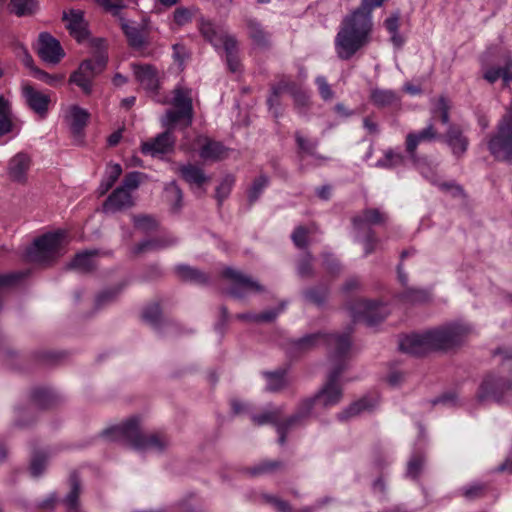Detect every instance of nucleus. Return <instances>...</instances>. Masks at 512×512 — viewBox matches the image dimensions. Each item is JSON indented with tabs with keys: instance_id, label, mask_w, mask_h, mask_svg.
Masks as SVG:
<instances>
[{
	"instance_id": "obj_32",
	"label": "nucleus",
	"mask_w": 512,
	"mask_h": 512,
	"mask_svg": "<svg viewBox=\"0 0 512 512\" xmlns=\"http://www.w3.org/2000/svg\"><path fill=\"white\" fill-rule=\"evenodd\" d=\"M370 99L374 105L379 107L391 106L399 101V97L395 91L381 88L372 89Z\"/></svg>"
},
{
	"instance_id": "obj_13",
	"label": "nucleus",
	"mask_w": 512,
	"mask_h": 512,
	"mask_svg": "<svg viewBox=\"0 0 512 512\" xmlns=\"http://www.w3.org/2000/svg\"><path fill=\"white\" fill-rule=\"evenodd\" d=\"M105 65L106 60L102 56L85 60L80 64L78 70L72 74L70 81L88 94L91 92L93 78L104 69Z\"/></svg>"
},
{
	"instance_id": "obj_43",
	"label": "nucleus",
	"mask_w": 512,
	"mask_h": 512,
	"mask_svg": "<svg viewBox=\"0 0 512 512\" xmlns=\"http://www.w3.org/2000/svg\"><path fill=\"white\" fill-rule=\"evenodd\" d=\"M268 184L269 178L266 175H260L257 177L248 190L249 201L251 203L255 202L260 197L264 189L268 186Z\"/></svg>"
},
{
	"instance_id": "obj_30",
	"label": "nucleus",
	"mask_w": 512,
	"mask_h": 512,
	"mask_svg": "<svg viewBox=\"0 0 512 512\" xmlns=\"http://www.w3.org/2000/svg\"><path fill=\"white\" fill-rule=\"evenodd\" d=\"M483 77L489 83H494L502 78L505 85L512 80V62L507 60L503 67H488L483 70Z\"/></svg>"
},
{
	"instance_id": "obj_16",
	"label": "nucleus",
	"mask_w": 512,
	"mask_h": 512,
	"mask_svg": "<svg viewBox=\"0 0 512 512\" xmlns=\"http://www.w3.org/2000/svg\"><path fill=\"white\" fill-rule=\"evenodd\" d=\"M32 159L30 154L19 152L14 155L7 165V176L15 183H26L29 177Z\"/></svg>"
},
{
	"instance_id": "obj_23",
	"label": "nucleus",
	"mask_w": 512,
	"mask_h": 512,
	"mask_svg": "<svg viewBox=\"0 0 512 512\" xmlns=\"http://www.w3.org/2000/svg\"><path fill=\"white\" fill-rule=\"evenodd\" d=\"M60 402V396L48 386L34 387V413L55 407Z\"/></svg>"
},
{
	"instance_id": "obj_7",
	"label": "nucleus",
	"mask_w": 512,
	"mask_h": 512,
	"mask_svg": "<svg viewBox=\"0 0 512 512\" xmlns=\"http://www.w3.org/2000/svg\"><path fill=\"white\" fill-rule=\"evenodd\" d=\"M67 243V233L63 230L49 232L34 239V266L47 265L54 261L64 252Z\"/></svg>"
},
{
	"instance_id": "obj_29",
	"label": "nucleus",
	"mask_w": 512,
	"mask_h": 512,
	"mask_svg": "<svg viewBox=\"0 0 512 512\" xmlns=\"http://www.w3.org/2000/svg\"><path fill=\"white\" fill-rule=\"evenodd\" d=\"M179 171L183 179L192 189L200 188L208 180L204 171L193 164L183 165L180 167Z\"/></svg>"
},
{
	"instance_id": "obj_21",
	"label": "nucleus",
	"mask_w": 512,
	"mask_h": 512,
	"mask_svg": "<svg viewBox=\"0 0 512 512\" xmlns=\"http://www.w3.org/2000/svg\"><path fill=\"white\" fill-rule=\"evenodd\" d=\"M63 19L67 22L70 34L81 41L87 36V23L84 19V12L79 9H70L63 13Z\"/></svg>"
},
{
	"instance_id": "obj_9",
	"label": "nucleus",
	"mask_w": 512,
	"mask_h": 512,
	"mask_svg": "<svg viewBox=\"0 0 512 512\" xmlns=\"http://www.w3.org/2000/svg\"><path fill=\"white\" fill-rule=\"evenodd\" d=\"M386 219V214L378 209H366L353 218L356 240L363 244L366 255L372 253L378 243L371 226L384 223Z\"/></svg>"
},
{
	"instance_id": "obj_55",
	"label": "nucleus",
	"mask_w": 512,
	"mask_h": 512,
	"mask_svg": "<svg viewBox=\"0 0 512 512\" xmlns=\"http://www.w3.org/2000/svg\"><path fill=\"white\" fill-rule=\"evenodd\" d=\"M171 244H173V241L166 242V243H161V242L156 241V240H144V241L140 242L134 248V253L138 254V253H141V252H144V251H147V250H152V249L166 247V246H169Z\"/></svg>"
},
{
	"instance_id": "obj_25",
	"label": "nucleus",
	"mask_w": 512,
	"mask_h": 512,
	"mask_svg": "<svg viewBox=\"0 0 512 512\" xmlns=\"http://www.w3.org/2000/svg\"><path fill=\"white\" fill-rule=\"evenodd\" d=\"M89 113L76 105L68 108L65 114V119L69 128L74 136L79 137L82 134L84 127L87 124Z\"/></svg>"
},
{
	"instance_id": "obj_36",
	"label": "nucleus",
	"mask_w": 512,
	"mask_h": 512,
	"mask_svg": "<svg viewBox=\"0 0 512 512\" xmlns=\"http://www.w3.org/2000/svg\"><path fill=\"white\" fill-rule=\"evenodd\" d=\"M96 250H87L78 253L73 261L71 267L82 272L90 271L95 265Z\"/></svg>"
},
{
	"instance_id": "obj_41",
	"label": "nucleus",
	"mask_w": 512,
	"mask_h": 512,
	"mask_svg": "<svg viewBox=\"0 0 512 512\" xmlns=\"http://www.w3.org/2000/svg\"><path fill=\"white\" fill-rule=\"evenodd\" d=\"M246 26L249 36L257 45H265L268 41L267 33L262 29L260 23L255 19H247Z\"/></svg>"
},
{
	"instance_id": "obj_26",
	"label": "nucleus",
	"mask_w": 512,
	"mask_h": 512,
	"mask_svg": "<svg viewBox=\"0 0 512 512\" xmlns=\"http://www.w3.org/2000/svg\"><path fill=\"white\" fill-rule=\"evenodd\" d=\"M134 74L140 85L149 92H155L159 85L157 71L150 65H134Z\"/></svg>"
},
{
	"instance_id": "obj_62",
	"label": "nucleus",
	"mask_w": 512,
	"mask_h": 512,
	"mask_svg": "<svg viewBox=\"0 0 512 512\" xmlns=\"http://www.w3.org/2000/svg\"><path fill=\"white\" fill-rule=\"evenodd\" d=\"M34 79L43 81L50 85H55L57 82L62 80V77L49 75L48 73L34 67Z\"/></svg>"
},
{
	"instance_id": "obj_39",
	"label": "nucleus",
	"mask_w": 512,
	"mask_h": 512,
	"mask_svg": "<svg viewBox=\"0 0 512 512\" xmlns=\"http://www.w3.org/2000/svg\"><path fill=\"white\" fill-rule=\"evenodd\" d=\"M165 198L174 211L181 209L183 194L176 182L172 181L165 186Z\"/></svg>"
},
{
	"instance_id": "obj_50",
	"label": "nucleus",
	"mask_w": 512,
	"mask_h": 512,
	"mask_svg": "<svg viewBox=\"0 0 512 512\" xmlns=\"http://www.w3.org/2000/svg\"><path fill=\"white\" fill-rule=\"evenodd\" d=\"M133 222L135 228L142 232H149L157 227V221L153 217L147 215L134 216Z\"/></svg>"
},
{
	"instance_id": "obj_61",
	"label": "nucleus",
	"mask_w": 512,
	"mask_h": 512,
	"mask_svg": "<svg viewBox=\"0 0 512 512\" xmlns=\"http://www.w3.org/2000/svg\"><path fill=\"white\" fill-rule=\"evenodd\" d=\"M25 275L26 273L24 272L0 274V289L11 286L12 284L16 283L18 280L23 278Z\"/></svg>"
},
{
	"instance_id": "obj_51",
	"label": "nucleus",
	"mask_w": 512,
	"mask_h": 512,
	"mask_svg": "<svg viewBox=\"0 0 512 512\" xmlns=\"http://www.w3.org/2000/svg\"><path fill=\"white\" fill-rule=\"evenodd\" d=\"M295 137L298 147L303 153L310 156H316L315 150L318 146L317 140L306 139L299 132L296 133Z\"/></svg>"
},
{
	"instance_id": "obj_37",
	"label": "nucleus",
	"mask_w": 512,
	"mask_h": 512,
	"mask_svg": "<svg viewBox=\"0 0 512 512\" xmlns=\"http://www.w3.org/2000/svg\"><path fill=\"white\" fill-rule=\"evenodd\" d=\"M176 274L183 280L202 284L207 281V276L200 270L187 265H177L175 267Z\"/></svg>"
},
{
	"instance_id": "obj_54",
	"label": "nucleus",
	"mask_w": 512,
	"mask_h": 512,
	"mask_svg": "<svg viewBox=\"0 0 512 512\" xmlns=\"http://www.w3.org/2000/svg\"><path fill=\"white\" fill-rule=\"evenodd\" d=\"M122 174V167L117 163H110L107 165L105 174L102 180L114 185L115 182Z\"/></svg>"
},
{
	"instance_id": "obj_18",
	"label": "nucleus",
	"mask_w": 512,
	"mask_h": 512,
	"mask_svg": "<svg viewBox=\"0 0 512 512\" xmlns=\"http://www.w3.org/2000/svg\"><path fill=\"white\" fill-rule=\"evenodd\" d=\"M425 440L424 428L419 425L418 426V436L417 441L414 445L412 455L407 464L406 477L411 479H416L422 472L424 467L425 458L423 455V446Z\"/></svg>"
},
{
	"instance_id": "obj_44",
	"label": "nucleus",
	"mask_w": 512,
	"mask_h": 512,
	"mask_svg": "<svg viewBox=\"0 0 512 512\" xmlns=\"http://www.w3.org/2000/svg\"><path fill=\"white\" fill-rule=\"evenodd\" d=\"M328 290L325 287H316L304 291V298L307 302L321 305L325 302Z\"/></svg>"
},
{
	"instance_id": "obj_47",
	"label": "nucleus",
	"mask_w": 512,
	"mask_h": 512,
	"mask_svg": "<svg viewBox=\"0 0 512 512\" xmlns=\"http://www.w3.org/2000/svg\"><path fill=\"white\" fill-rule=\"evenodd\" d=\"M143 177H144V174L141 172H137V171L130 172L125 175L122 185L119 187L124 188L126 191H129V193L131 194V192L133 190L138 188Z\"/></svg>"
},
{
	"instance_id": "obj_11",
	"label": "nucleus",
	"mask_w": 512,
	"mask_h": 512,
	"mask_svg": "<svg viewBox=\"0 0 512 512\" xmlns=\"http://www.w3.org/2000/svg\"><path fill=\"white\" fill-rule=\"evenodd\" d=\"M347 309L355 322H364L368 326L376 325L389 313L386 305L365 299L354 300Z\"/></svg>"
},
{
	"instance_id": "obj_48",
	"label": "nucleus",
	"mask_w": 512,
	"mask_h": 512,
	"mask_svg": "<svg viewBox=\"0 0 512 512\" xmlns=\"http://www.w3.org/2000/svg\"><path fill=\"white\" fill-rule=\"evenodd\" d=\"M50 98L48 95L34 90V113L44 117L48 111Z\"/></svg>"
},
{
	"instance_id": "obj_3",
	"label": "nucleus",
	"mask_w": 512,
	"mask_h": 512,
	"mask_svg": "<svg viewBox=\"0 0 512 512\" xmlns=\"http://www.w3.org/2000/svg\"><path fill=\"white\" fill-rule=\"evenodd\" d=\"M172 108L167 110L161 118L162 126L166 129L154 139L142 144V152L150 156H159L173 149L175 139L173 129L176 126L187 128L193 121L192 91L177 87L173 91Z\"/></svg>"
},
{
	"instance_id": "obj_35",
	"label": "nucleus",
	"mask_w": 512,
	"mask_h": 512,
	"mask_svg": "<svg viewBox=\"0 0 512 512\" xmlns=\"http://www.w3.org/2000/svg\"><path fill=\"white\" fill-rule=\"evenodd\" d=\"M286 303L282 302L278 307L273 309H268L260 314H250V313H243L238 314L237 318L240 320H248V321H255V322H270L273 321L284 309H285Z\"/></svg>"
},
{
	"instance_id": "obj_49",
	"label": "nucleus",
	"mask_w": 512,
	"mask_h": 512,
	"mask_svg": "<svg viewBox=\"0 0 512 512\" xmlns=\"http://www.w3.org/2000/svg\"><path fill=\"white\" fill-rule=\"evenodd\" d=\"M121 291V287L108 288L101 291L96 297V306L103 307L106 304L114 301Z\"/></svg>"
},
{
	"instance_id": "obj_40",
	"label": "nucleus",
	"mask_w": 512,
	"mask_h": 512,
	"mask_svg": "<svg viewBox=\"0 0 512 512\" xmlns=\"http://www.w3.org/2000/svg\"><path fill=\"white\" fill-rule=\"evenodd\" d=\"M226 54V61L230 71L236 72L239 69V60L237 58V42L235 39H227L225 46L221 47Z\"/></svg>"
},
{
	"instance_id": "obj_57",
	"label": "nucleus",
	"mask_w": 512,
	"mask_h": 512,
	"mask_svg": "<svg viewBox=\"0 0 512 512\" xmlns=\"http://www.w3.org/2000/svg\"><path fill=\"white\" fill-rule=\"evenodd\" d=\"M315 83L318 87V90H319V93L321 95V97L324 99V100H331L334 96V93L330 87V85L328 84L327 80L325 77L323 76H318L316 79H315Z\"/></svg>"
},
{
	"instance_id": "obj_1",
	"label": "nucleus",
	"mask_w": 512,
	"mask_h": 512,
	"mask_svg": "<svg viewBox=\"0 0 512 512\" xmlns=\"http://www.w3.org/2000/svg\"><path fill=\"white\" fill-rule=\"evenodd\" d=\"M351 329L343 334L314 333L306 335L294 342L296 350L308 351L320 344H324L330 351L329 361L331 370L321 389L314 397L301 401L296 412L283 422V408L268 405L261 413H255L249 402L233 400L231 407L236 415H247L256 425L273 424L277 427L278 441L285 443L286 434L297 427L306 424L308 419L315 414L316 408H330L340 403L342 399V387L340 384L341 373L347 368L348 355L351 348Z\"/></svg>"
},
{
	"instance_id": "obj_31",
	"label": "nucleus",
	"mask_w": 512,
	"mask_h": 512,
	"mask_svg": "<svg viewBox=\"0 0 512 512\" xmlns=\"http://www.w3.org/2000/svg\"><path fill=\"white\" fill-rule=\"evenodd\" d=\"M266 379V390L270 392H278L289 383L286 369H278L273 372L263 373Z\"/></svg>"
},
{
	"instance_id": "obj_34",
	"label": "nucleus",
	"mask_w": 512,
	"mask_h": 512,
	"mask_svg": "<svg viewBox=\"0 0 512 512\" xmlns=\"http://www.w3.org/2000/svg\"><path fill=\"white\" fill-rule=\"evenodd\" d=\"M400 14L399 12L393 13L384 21V27L390 34V41L396 48L402 47L404 38L399 33Z\"/></svg>"
},
{
	"instance_id": "obj_60",
	"label": "nucleus",
	"mask_w": 512,
	"mask_h": 512,
	"mask_svg": "<svg viewBox=\"0 0 512 512\" xmlns=\"http://www.w3.org/2000/svg\"><path fill=\"white\" fill-rule=\"evenodd\" d=\"M14 51L16 56L22 60L27 68H32V58L30 57L28 48L26 46L18 42L15 44Z\"/></svg>"
},
{
	"instance_id": "obj_58",
	"label": "nucleus",
	"mask_w": 512,
	"mask_h": 512,
	"mask_svg": "<svg viewBox=\"0 0 512 512\" xmlns=\"http://www.w3.org/2000/svg\"><path fill=\"white\" fill-rule=\"evenodd\" d=\"M312 256L310 254L304 255L298 262L297 272L301 277H309L312 274Z\"/></svg>"
},
{
	"instance_id": "obj_15",
	"label": "nucleus",
	"mask_w": 512,
	"mask_h": 512,
	"mask_svg": "<svg viewBox=\"0 0 512 512\" xmlns=\"http://www.w3.org/2000/svg\"><path fill=\"white\" fill-rule=\"evenodd\" d=\"M191 149L198 150L200 158L204 161H219L227 156V149L221 142L202 135L195 139Z\"/></svg>"
},
{
	"instance_id": "obj_28",
	"label": "nucleus",
	"mask_w": 512,
	"mask_h": 512,
	"mask_svg": "<svg viewBox=\"0 0 512 512\" xmlns=\"http://www.w3.org/2000/svg\"><path fill=\"white\" fill-rule=\"evenodd\" d=\"M53 455V450L49 447L34 448V479L47 472Z\"/></svg>"
},
{
	"instance_id": "obj_2",
	"label": "nucleus",
	"mask_w": 512,
	"mask_h": 512,
	"mask_svg": "<svg viewBox=\"0 0 512 512\" xmlns=\"http://www.w3.org/2000/svg\"><path fill=\"white\" fill-rule=\"evenodd\" d=\"M385 1L361 0L360 6L342 19L334 40L335 51L340 59L349 60L368 45L374 27L372 12Z\"/></svg>"
},
{
	"instance_id": "obj_56",
	"label": "nucleus",
	"mask_w": 512,
	"mask_h": 512,
	"mask_svg": "<svg viewBox=\"0 0 512 512\" xmlns=\"http://www.w3.org/2000/svg\"><path fill=\"white\" fill-rule=\"evenodd\" d=\"M192 16H193L192 10H190L189 8L180 7L174 11L173 18H174V22L177 25L183 26L192 20Z\"/></svg>"
},
{
	"instance_id": "obj_27",
	"label": "nucleus",
	"mask_w": 512,
	"mask_h": 512,
	"mask_svg": "<svg viewBox=\"0 0 512 512\" xmlns=\"http://www.w3.org/2000/svg\"><path fill=\"white\" fill-rule=\"evenodd\" d=\"M445 142L451 148L455 156L463 155L468 148V140L463 135L462 130L457 126H450L446 135Z\"/></svg>"
},
{
	"instance_id": "obj_46",
	"label": "nucleus",
	"mask_w": 512,
	"mask_h": 512,
	"mask_svg": "<svg viewBox=\"0 0 512 512\" xmlns=\"http://www.w3.org/2000/svg\"><path fill=\"white\" fill-rule=\"evenodd\" d=\"M235 179L232 175H226L221 180L219 186L216 188V198L219 203L223 202L230 194Z\"/></svg>"
},
{
	"instance_id": "obj_33",
	"label": "nucleus",
	"mask_w": 512,
	"mask_h": 512,
	"mask_svg": "<svg viewBox=\"0 0 512 512\" xmlns=\"http://www.w3.org/2000/svg\"><path fill=\"white\" fill-rule=\"evenodd\" d=\"M13 126L10 103L4 96H0V137L12 132Z\"/></svg>"
},
{
	"instance_id": "obj_5",
	"label": "nucleus",
	"mask_w": 512,
	"mask_h": 512,
	"mask_svg": "<svg viewBox=\"0 0 512 512\" xmlns=\"http://www.w3.org/2000/svg\"><path fill=\"white\" fill-rule=\"evenodd\" d=\"M468 332V326L453 323L421 334L406 335L400 339L399 349L404 353L420 356L432 350L453 347L459 344Z\"/></svg>"
},
{
	"instance_id": "obj_4",
	"label": "nucleus",
	"mask_w": 512,
	"mask_h": 512,
	"mask_svg": "<svg viewBox=\"0 0 512 512\" xmlns=\"http://www.w3.org/2000/svg\"><path fill=\"white\" fill-rule=\"evenodd\" d=\"M449 102L441 96L433 102L431 108V121L427 127L418 132H411L406 137V150L411 159L417 165L418 170L424 178L430 181L433 185L439 186L442 190L451 192L454 196L461 195L462 189L453 182H442L437 175L435 167L428 164L425 160H417L415 151L417 146L423 142H431L440 138L434 123L440 120L443 124L449 122Z\"/></svg>"
},
{
	"instance_id": "obj_52",
	"label": "nucleus",
	"mask_w": 512,
	"mask_h": 512,
	"mask_svg": "<svg viewBox=\"0 0 512 512\" xmlns=\"http://www.w3.org/2000/svg\"><path fill=\"white\" fill-rule=\"evenodd\" d=\"M31 413L29 408L17 407L15 409L13 425L17 428H25L29 425Z\"/></svg>"
},
{
	"instance_id": "obj_42",
	"label": "nucleus",
	"mask_w": 512,
	"mask_h": 512,
	"mask_svg": "<svg viewBox=\"0 0 512 512\" xmlns=\"http://www.w3.org/2000/svg\"><path fill=\"white\" fill-rule=\"evenodd\" d=\"M430 299V293L423 289L408 288L401 294L403 302L418 304L427 302Z\"/></svg>"
},
{
	"instance_id": "obj_17",
	"label": "nucleus",
	"mask_w": 512,
	"mask_h": 512,
	"mask_svg": "<svg viewBox=\"0 0 512 512\" xmlns=\"http://www.w3.org/2000/svg\"><path fill=\"white\" fill-rule=\"evenodd\" d=\"M199 30L201 35L210 42L217 51L225 46L227 39H235L227 33L223 26L216 25L210 20L201 19Z\"/></svg>"
},
{
	"instance_id": "obj_19",
	"label": "nucleus",
	"mask_w": 512,
	"mask_h": 512,
	"mask_svg": "<svg viewBox=\"0 0 512 512\" xmlns=\"http://www.w3.org/2000/svg\"><path fill=\"white\" fill-rule=\"evenodd\" d=\"M379 405L377 394H369L350 404L346 409L338 413L339 420H349L353 417L373 411Z\"/></svg>"
},
{
	"instance_id": "obj_14",
	"label": "nucleus",
	"mask_w": 512,
	"mask_h": 512,
	"mask_svg": "<svg viewBox=\"0 0 512 512\" xmlns=\"http://www.w3.org/2000/svg\"><path fill=\"white\" fill-rule=\"evenodd\" d=\"M38 55L45 63L55 65L65 53L56 38L49 33H41L38 38Z\"/></svg>"
},
{
	"instance_id": "obj_45",
	"label": "nucleus",
	"mask_w": 512,
	"mask_h": 512,
	"mask_svg": "<svg viewBox=\"0 0 512 512\" xmlns=\"http://www.w3.org/2000/svg\"><path fill=\"white\" fill-rule=\"evenodd\" d=\"M402 162L403 156L400 153L389 150L384 154L383 158L377 161L376 166L381 168H393L400 165Z\"/></svg>"
},
{
	"instance_id": "obj_38",
	"label": "nucleus",
	"mask_w": 512,
	"mask_h": 512,
	"mask_svg": "<svg viewBox=\"0 0 512 512\" xmlns=\"http://www.w3.org/2000/svg\"><path fill=\"white\" fill-rule=\"evenodd\" d=\"M71 490L64 499V503L69 511H76L78 509V499L80 495V481L78 476L74 473L70 476Z\"/></svg>"
},
{
	"instance_id": "obj_8",
	"label": "nucleus",
	"mask_w": 512,
	"mask_h": 512,
	"mask_svg": "<svg viewBox=\"0 0 512 512\" xmlns=\"http://www.w3.org/2000/svg\"><path fill=\"white\" fill-rule=\"evenodd\" d=\"M477 401L485 403H506L512 399V381L494 373L487 374L476 393Z\"/></svg>"
},
{
	"instance_id": "obj_63",
	"label": "nucleus",
	"mask_w": 512,
	"mask_h": 512,
	"mask_svg": "<svg viewBox=\"0 0 512 512\" xmlns=\"http://www.w3.org/2000/svg\"><path fill=\"white\" fill-rule=\"evenodd\" d=\"M279 466L277 461H264L256 465L252 469L253 474H263L274 471Z\"/></svg>"
},
{
	"instance_id": "obj_22",
	"label": "nucleus",
	"mask_w": 512,
	"mask_h": 512,
	"mask_svg": "<svg viewBox=\"0 0 512 512\" xmlns=\"http://www.w3.org/2000/svg\"><path fill=\"white\" fill-rule=\"evenodd\" d=\"M121 27L134 50L140 51L148 45V32L142 25L122 21Z\"/></svg>"
},
{
	"instance_id": "obj_10",
	"label": "nucleus",
	"mask_w": 512,
	"mask_h": 512,
	"mask_svg": "<svg viewBox=\"0 0 512 512\" xmlns=\"http://www.w3.org/2000/svg\"><path fill=\"white\" fill-rule=\"evenodd\" d=\"M487 145L488 150L497 160L512 162V102Z\"/></svg>"
},
{
	"instance_id": "obj_59",
	"label": "nucleus",
	"mask_w": 512,
	"mask_h": 512,
	"mask_svg": "<svg viewBox=\"0 0 512 512\" xmlns=\"http://www.w3.org/2000/svg\"><path fill=\"white\" fill-rule=\"evenodd\" d=\"M308 233V229L303 226H299L294 230L291 237L298 248H304L306 246Z\"/></svg>"
},
{
	"instance_id": "obj_20",
	"label": "nucleus",
	"mask_w": 512,
	"mask_h": 512,
	"mask_svg": "<svg viewBox=\"0 0 512 512\" xmlns=\"http://www.w3.org/2000/svg\"><path fill=\"white\" fill-rule=\"evenodd\" d=\"M284 91H289L292 94L297 107L308 106L310 97L306 92L294 90L289 82L281 81L278 85L272 88V94L267 99V103L269 105L270 110H272L274 105L277 104L278 96Z\"/></svg>"
},
{
	"instance_id": "obj_6",
	"label": "nucleus",
	"mask_w": 512,
	"mask_h": 512,
	"mask_svg": "<svg viewBox=\"0 0 512 512\" xmlns=\"http://www.w3.org/2000/svg\"><path fill=\"white\" fill-rule=\"evenodd\" d=\"M102 436L109 441L121 442L142 452L160 453L166 450L171 441L164 433H147L138 416L103 431Z\"/></svg>"
},
{
	"instance_id": "obj_53",
	"label": "nucleus",
	"mask_w": 512,
	"mask_h": 512,
	"mask_svg": "<svg viewBox=\"0 0 512 512\" xmlns=\"http://www.w3.org/2000/svg\"><path fill=\"white\" fill-rule=\"evenodd\" d=\"M160 307L158 304H150L144 308L142 317L145 321L152 325H156L160 319Z\"/></svg>"
},
{
	"instance_id": "obj_12",
	"label": "nucleus",
	"mask_w": 512,
	"mask_h": 512,
	"mask_svg": "<svg viewBox=\"0 0 512 512\" xmlns=\"http://www.w3.org/2000/svg\"><path fill=\"white\" fill-rule=\"evenodd\" d=\"M222 274L231 281L229 294L234 298L242 299L251 293L263 290V287L256 280L234 268L227 267Z\"/></svg>"
},
{
	"instance_id": "obj_24",
	"label": "nucleus",
	"mask_w": 512,
	"mask_h": 512,
	"mask_svg": "<svg viewBox=\"0 0 512 512\" xmlns=\"http://www.w3.org/2000/svg\"><path fill=\"white\" fill-rule=\"evenodd\" d=\"M133 205L132 196L124 188H116L103 204L105 213H115Z\"/></svg>"
},
{
	"instance_id": "obj_64",
	"label": "nucleus",
	"mask_w": 512,
	"mask_h": 512,
	"mask_svg": "<svg viewBox=\"0 0 512 512\" xmlns=\"http://www.w3.org/2000/svg\"><path fill=\"white\" fill-rule=\"evenodd\" d=\"M483 490V485L480 483H473L464 488V495L467 498H474Z\"/></svg>"
}]
</instances>
